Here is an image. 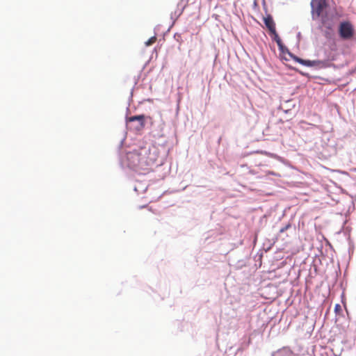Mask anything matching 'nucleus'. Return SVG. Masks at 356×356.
<instances>
[{
  "mask_svg": "<svg viewBox=\"0 0 356 356\" xmlns=\"http://www.w3.org/2000/svg\"><path fill=\"white\" fill-rule=\"evenodd\" d=\"M341 311V307L339 304H337L334 306V312L336 313H339Z\"/></svg>",
  "mask_w": 356,
  "mask_h": 356,
  "instance_id": "6e6552de",
  "label": "nucleus"
},
{
  "mask_svg": "<svg viewBox=\"0 0 356 356\" xmlns=\"http://www.w3.org/2000/svg\"><path fill=\"white\" fill-rule=\"evenodd\" d=\"M311 6L312 13L317 17H320L323 13V9L326 6L325 0H312Z\"/></svg>",
  "mask_w": 356,
  "mask_h": 356,
  "instance_id": "f03ea898",
  "label": "nucleus"
},
{
  "mask_svg": "<svg viewBox=\"0 0 356 356\" xmlns=\"http://www.w3.org/2000/svg\"><path fill=\"white\" fill-rule=\"evenodd\" d=\"M339 33L340 37L343 40L352 38L354 35L353 25L348 22H341L339 27Z\"/></svg>",
  "mask_w": 356,
  "mask_h": 356,
  "instance_id": "f257e3e1",
  "label": "nucleus"
},
{
  "mask_svg": "<svg viewBox=\"0 0 356 356\" xmlns=\"http://www.w3.org/2000/svg\"><path fill=\"white\" fill-rule=\"evenodd\" d=\"M268 175H277L276 173H275L273 172H268Z\"/></svg>",
  "mask_w": 356,
  "mask_h": 356,
  "instance_id": "1a4fd4ad",
  "label": "nucleus"
},
{
  "mask_svg": "<svg viewBox=\"0 0 356 356\" xmlns=\"http://www.w3.org/2000/svg\"><path fill=\"white\" fill-rule=\"evenodd\" d=\"M298 61L299 63L308 67H318L319 68H324L329 66V62L330 60H327V59L326 60H304L302 59H299Z\"/></svg>",
  "mask_w": 356,
  "mask_h": 356,
  "instance_id": "7ed1b4c3",
  "label": "nucleus"
},
{
  "mask_svg": "<svg viewBox=\"0 0 356 356\" xmlns=\"http://www.w3.org/2000/svg\"><path fill=\"white\" fill-rule=\"evenodd\" d=\"M290 227H291V224L288 223L286 226H284V227L280 229V232L283 233L285 231H286L288 229H289Z\"/></svg>",
  "mask_w": 356,
  "mask_h": 356,
  "instance_id": "0eeeda50",
  "label": "nucleus"
},
{
  "mask_svg": "<svg viewBox=\"0 0 356 356\" xmlns=\"http://www.w3.org/2000/svg\"><path fill=\"white\" fill-rule=\"evenodd\" d=\"M330 52L328 53L327 58V60H335L337 58V45L335 42H332L329 47Z\"/></svg>",
  "mask_w": 356,
  "mask_h": 356,
  "instance_id": "20e7f679",
  "label": "nucleus"
},
{
  "mask_svg": "<svg viewBox=\"0 0 356 356\" xmlns=\"http://www.w3.org/2000/svg\"><path fill=\"white\" fill-rule=\"evenodd\" d=\"M264 22L270 33H274L275 30H276L275 24L271 15H268L266 17H264Z\"/></svg>",
  "mask_w": 356,
  "mask_h": 356,
  "instance_id": "39448f33",
  "label": "nucleus"
},
{
  "mask_svg": "<svg viewBox=\"0 0 356 356\" xmlns=\"http://www.w3.org/2000/svg\"><path fill=\"white\" fill-rule=\"evenodd\" d=\"M273 36H274V40H275V42H277V44L280 46L281 45V43H282V41H281V39L280 38V36L278 35L276 30H275V32L274 33H270Z\"/></svg>",
  "mask_w": 356,
  "mask_h": 356,
  "instance_id": "423d86ee",
  "label": "nucleus"
}]
</instances>
